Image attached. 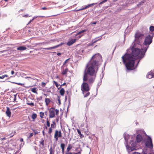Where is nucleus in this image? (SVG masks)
I'll return each instance as SVG.
<instances>
[{
	"instance_id": "1",
	"label": "nucleus",
	"mask_w": 154,
	"mask_h": 154,
	"mask_svg": "<svg viewBox=\"0 0 154 154\" xmlns=\"http://www.w3.org/2000/svg\"><path fill=\"white\" fill-rule=\"evenodd\" d=\"M97 71L92 66H86V71L84 74L83 81L84 82H88L90 85H92L96 79Z\"/></svg>"
},
{
	"instance_id": "2",
	"label": "nucleus",
	"mask_w": 154,
	"mask_h": 154,
	"mask_svg": "<svg viewBox=\"0 0 154 154\" xmlns=\"http://www.w3.org/2000/svg\"><path fill=\"white\" fill-rule=\"evenodd\" d=\"M123 63L125 64L127 69L128 70H132L134 68L135 60L131 57V55L126 53L122 57Z\"/></svg>"
},
{
	"instance_id": "3",
	"label": "nucleus",
	"mask_w": 154,
	"mask_h": 154,
	"mask_svg": "<svg viewBox=\"0 0 154 154\" xmlns=\"http://www.w3.org/2000/svg\"><path fill=\"white\" fill-rule=\"evenodd\" d=\"M145 51L143 49L140 50L137 48H134L132 47L131 48V53L130 54L131 56V57L134 60L136 59H141L144 56L145 52L147 50V48L145 49Z\"/></svg>"
},
{
	"instance_id": "4",
	"label": "nucleus",
	"mask_w": 154,
	"mask_h": 154,
	"mask_svg": "<svg viewBox=\"0 0 154 154\" xmlns=\"http://www.w3.org/2000/svg\"><path fill=\"white\" fill-rule=\"evenodd\" d=\"M49 118H52L55 117V115H58L59 110L57 109H55L54 107H51L49 110Z\"/></svg>"
},
{
	"instance_id": "5",
	"label": "nucleus",
	"mask_w": 154,
	"mask_h": 154,
	"mask_svg": "<svg viewBox=\"0 0 154 154\" xmlns=\"http://www.w3.org/2000/svg\"><path fill=\"white\" fill-rule=\"evenodd\" d=\"M144 34H142L140 32H137L135 35V38L139 43H141L144 38Z\"/></svg>"
},
{
	"instance_id": "6",
	"label": "nucleus",
	"mask_w": 154,
	"mask_h": 154,
	"mask_svg": "<svg viewBox=\"0 0 154 154\" xmlns=\"http://www.w3.org/2000/svg\"><path fill=\"white\" fill-rule=\"evenodd\" d=\"M84 82L81 85V89L82 91L85 92H88L90 90L89 88L88 83H86ZM89 85H90L89 84Z\"/></svg>"
},
{
	"instance_id": "7",
	"label": "nucleus",
	"mask_w": 154,
	"mask_h": 154,
	"mask_svg": "<svg viewBox=\"0 0 154 154\" xmlns=\"http://www.w3.org/2000/svg\"><path fill=\"white\" fill-rule=\"evenodd\" d=\"M152 37L149 35L145 37L143 44L145 45H149L152 42Z\"/></svg>"
},
{
	"instance_id": "8",
	"label": "nucleus",
	"mask_w": 154,
	"mask_h": 154,
	"mask_svg": "<svg viewBox=\"0 0 154 154\" xmlns=\"http://www.w3.org/2000/svg\"><path fill=\"white\" fill-rule=\"evenodd\" d=\"M145 146L150 149L152 148L153 144L152 140L151 138L149 137H148L147 138V141L145 143Z\"/></svg>"
},
{
	"instance_id": "9",
	"label": "nucleus",
	"mask_w": 154,
	"mask_h": 154,
	"mask_svg": "<svg viewBox=\"0 0 154 154\" xmlns=\"http://www.w3.org/2000/svg\"><path fill=\"white\" fill-rule=\"evenodd\" d=\"M62 136V134L61 130L59 131L57 130H56L55 131L54 137L56 141H57L58 138L61 137Z\"/></svg>"
},
{
	"instance_id": "10",
	"label": "nucleus",
	"mask_w": 154,
	"mask_h": 154,
	"mask_svg": "<svg viewBox=\"0 0 154 154\" xmlns=\"http://www.w3.org/2000/svg\"><path fill=\"white\" fill-rule=\"evenodd\" d=\"M52 123L53 124H51V127L48 129V133L49 134H51L52 133L53 131L52 128H55L56 127V124L55 122H53Z\"/></svg>"
},
{
	"instance_id": "11",
	"label": "nucleus",
	"mask_w": 154,
	"mask_h": 154,
	"mask_svg": "<svg viewBox=\"0 0 154 154\" xmlns=\"http://www.w3.org/2000/svg\"><path fill=\"white\" fill-rule=\"evenodd\" d=\"M101 58V56L100 54H96L92 57V60H95L98 61Z\"/></svg>"
},
{
	"instance_id": "12",
	"label": "nucleus",
	"mask_w": 154,
	"mask_h": 154,
	"mask_svg": "<svg viewBox=\"0 0 154 154\" xmlns=\"http://www.w3.org/2000/svg\"><path fill=\"white\" fill-rule=\"evenodd\" d=\"M92 60L93 61L91 63V66H92L95 69L97 68L98 65V61L94 60Z\"/></svg>"
},
{
	"instance_id": "13",
	"label": "nucleus",
	"mask_w": 154,
	"mask_h": 154,
	"mask_svg": "<svg viewBox=\"0 0 154 154\" xmlns=\"http://www.w3.org/2000/svg\"><path fill=\"white\" fill-rule=\"evenodd\" d=\"M96 4L97 3H92V4H88L86 6H85V7H84L83 8L77 10V11H79L85 9H86L89 8V7H91V6L94 5Z\"/></svg>"
},
{
	"instance_id": "14",
	"label": "nucleus",
	"mask_w": 154,
	"mask_h": 154,
	"mask_svg": "<svg viewBox=\"0 0 154 154\" xmlns=\"http://www.w3.org/2000/svg\"><path fill=\"white\" fill-rule=\"evenodd\" d=\"M6 109L5 113L8 117H10L11 116V112L10 111V108L9 107H6Z\"/></svg>"
},
{
	"instance_id": "15",
	"label": "nucleus",
	"mask_w": 154,
	"mask_h": 154,
	"mask_svg": "<svg viewBox=\"0 0 154 154\" xmlns=\"http://www.w3.org/2000/svg\"><path fill=\"white\" fill-rule=\"evenodd\" d=\"M63 44V43H61L59 45H56L55 46L51 47H50V48H44V49L46 50H51L53 49H55L57 48L58 47H59V46H61Z\"/></svg>"
},
{
	"instance_id": "16",
	"label": "nucleus",
	"mask_w": 154,
	"mask_h": 154,
	"mask_svg": "<svg viewBox=\"0 0 154 154\" xmlns=\"http://www.w3.org/2000/svg\"><path fill=\"white\" fill-rule=\"evenodd\" d=\"M143 140L142 136L140 134H138L136 136V140L137 143L140 142Z\"/></svg>"
},
{
	"instance_id": "17",
	"label": "nucleus",
	"mask_w": 154,
	"mask_h": 154,
	"mask_svg": "<svg viewBox=\"0 0 154 154\" xmlns=\"http://www.w3.org/2000/svg\"><path fill=\"white\" fill-rule=\"evenodd\" d=\"M76 39H72L70 40L67 43V45L70 46L75 43L76 41Z\"/></svg>"
},
{
	"instance_id": "18",
	"label": "nucleus",
	"mask_w": 154,
	"mask_h": 154,
	"mask_svg": "<svg viewBox=\"0 0 154 154\" xmlns=\"http://www.w3.org/2000/svg\"><path fill=\"white\" fill-rule=\"evenodd\" d=\"M146 76L147 78L151 79L154 77V74L153 72L150 71L148 73Z\"/></svg>"
},
{
	"instance_id": "19",
	"label": "nucleus",
	"mask_w": 154,
	"mask_h": 154,
	"mask_svg": "<svg viewBox=\"0 0 154 154\" xmlns=\"http://www.w3.org/2000/svg\"><path fill=\"white\" fill-rule=\"evenodd\" d=\"M60 147L62 150V153L63 154H64V149L65 147V144L63 143H61L60 145Z\"/></svg>"
},
{
	"instance_id": "20",
	"label": "nucleus",
	"mask_w": 154,
	"mask_h": 154,
	"mask_svg": "<svg viewBox=\"0 0 154 154\" xmlns=\"http://www.w3.org/2000/svg\"><path fill=\"white\" fill-rule=\"evenodd\" d=\"M26 47L23 46H19L17 48V50L20 51H23L26 50Z\"/></svg>"
},
{
	"instance_id": "21",
	"label": "nucleus",
	"mask_w": 154,
	"mask_h": 154,
	"mask_svg": "<svg viewBox=\"0 0 154 154\" xmlns=\"http://www.w3.org/2000/svg\"><path fill=\"white\" fill-rule=\"evenodd\" d=\"M68 69L67 68H66L62 72V74L63 75H66L68 71Z\"/></svg>"
},
{
	"instance_id": "22",
	"label": "nucleus",
	"mask_w": 154,
	"mask_h": 154,
	"mask_svg": "<svg viewBox=\"0 0 154 154\" xmlns=\"http://www.w3.org/2000/svg\"><path fill=\"white\" fill-rule=\"evenodd\" d=\"M72 145L69 144H68L67 148V152H69L72 148Z\"/></svg>"
},
{
	"instance_id": "23",
	"label": "nucleus",
	"mask_w": 154,
	"mask_h": 154,
	"mask_svg": "<svg viewBox=\"0 0 154 154\" xmlns=\"http://www.w3.org/2000/svg\"><path fill=\"white\" fill-rule=\"evenodd\" d=\"M65 92V90L63 88H61L60 91V94L62 96H63Z\"/></svg>"
},
{
	"instance_id": "24",
	"label": "nucleus",
	"mask_w": 154,
	"mask_h": 154,
	"mask_svg": "<svg viewBox=\"0 0 154 154\" xmlns=\"http://www.w3.org/2000/svg\"><path fill=\"white\" fill-rule=\"evenodd\" d=\"M50 100L48 98H46L45 100V102L46 103V106H48L50 102Z\"/></svg>"
},
{
	"instance_id": "25",
	"label": "nucleus",
	"mask_w": 154,
	"mask_h": 154,
	"mask_svg": "<svg viewBox=\"0 0 154 154\" xmlns=\"http://www.w3.org/2000/svg\"><path fill=\"white\" fill-rule=\"evenodd\" d=\"M37 117V115L36 113H33L32 116L31 118L33 120H35Z\"/></svg>"
},
{
	"instance_id": "26",
	"label": "nucleus",
	"mask_w": 154,
	"mask_h": 154,
	"mask_svg": "<svg viewBox=\"0 0 154 154\" xmlns=\"http://www.w3.org/2000/svg\"><path fill=\"white\" fill-rule=\"evenodd\" d=\"M37 89V88H31V91L32 92L35 93H37V92L36 91V90Z\"/></svg>"
},
{
	"instance_id": "27",
	"label": "nucleus",
	"mask_w": 154,
	"mask_h": 154,
	"mask_svg": "<svg viewBox=\"0 0 154 154\" xmlns=\"http://www.w3.org/2000/svg\"><path fill=\"white\" fill-rule=\"evenodd\" d=\"M40 117L42 118H44L45 116L44 113L42 112H41L39 113Z\"/></svg>"
},
{
	"instance_id": "28",
	"label": "nucleus",
	"mask_w": 154,
	"mask_h": 154,
	"mask_svg": "<svg viewBox=\"0 0 154 154\" xmlns=\"http://www.w3.org/2000/svg\"><path fill=\"white\" fill-rule=\"evenodd\" d=\"M86 30L85 29L82 30L79 32L78 33H77L76 34L75 36H77L79 34H80L85 32H86Z\"/></svg>"
},
{
	"instance_id": "29",
	"label": "nucleus",
	"mask_w": 154,
	"mask_h": 154,
	"mask_svg": "<svg viewBox=\"0 0 154 154\" xmlns=\"http://www.w3.org/2000/svg\"><path fill=\"white\" fill-rule=\"evenodd\" d=\"M11 83H13V84H16L17 85H21L22 86H24V84L21 83H16V82H12Z\"/></svg>"
},
{
	"instance_id": "30",
	"label": "nucleus",
	"mask_w": 154,
	"mask_h": 154,
	"mask_svg": "<svg viewBox=\"0 0 154 154\" xmlns=\"http://www.w3.org/2000/svg\"><path fill=\"white\" fill-rule=\"evenodd\" d=\"M8 76L7 75L5 74L4 75H2V76H0V79H3L5 77H8Z\"/></svg>"
},
{
	"instance_id": "31",
	"label": "nucleus",
	"mask_w": 154,
	"mask_h": 154,
	"mask_svg": "<svg viewBox=\"0 0 154 154\" xmlns=\"http://www.w3.org/2000/svg\"><path fill=\"white\" fill-rule=\"evenodd\" d=\"M149 30L151 32H153L154 31V26H151L149 27Z\"/></svg>"
},
{
	"instance_id": "32",
	"label": "nucleus",
	"mask_w": 154,
	"mask_h": 154,
	"mask_svg": "<svg viewBox=\"0 0 154 154\" xmlns=\"http://www.w3.org/2000/svg\"><path fill=\"white\" fill-rule=\"evenodd\" d=\"M46 125L48 127H50V122L48 120V119H47L46 121Z\"/></svg>"
},
{
	"instance_id": "33",
	"label": "nucleus",
	"mask_w": 154,
	"mask_h": 154,
	"mask_svg": "<svg viewBox=\"0 0 154 154\" xmlns=\"http://www.w3.org/2000/svg\"><path fill=\"white\" fill-rule=\"evenodd\" d=\"M33 132H34L35 135L37 134H38L39 133L35 129H32V130Z\"/></svg>"
},
{
	"instance_id": "34",
	"label": "nucleus",
	"mask_w": 154,
	"mask_h": 154,
	"mask_svg": "<svg viewBox=\"0 0 154 154\" xmlns=\"http://www.w3.org/2000/svg\"><path fill=\"white\" fill-rule=\"evenodd\" d=\"M100 39H98V40H96L94 41H92V42L91 43V45H93L94 43L96 42H97Z\"/></svg>"
},
{
	"instance_id": "35",
	"label": "nucleus",
	"mask_w": 154,
	"mask_h": 154,
	"mask_svg": "<svg viewBox=\"0 0 154 154\" xmlns=\"http://www.w3.org/2000/svg\"><path fill=\"white\" fill-rule=\"evenodd\" d=\"M31 15H29L28 14H25V15H23L22 16L23 17H31Z\"/></svg>"
},
{
	"instance_id": "36",
	"label": "nucleus",
	"mask_w": 154,
	"mask_h": 154,
	"mask_svg": "<svg viewBox=\"0 0 154 154\" xmlns=\"http://www.w3.org/2000/svg\"><path fill=\"white\" fill-rule=\"evenodd\" d=\"M90 94V93L89 92H88V91L86 93V94H85L84 95V97H86L88 96Z\"/></svg>"
},
{
	"instance_id": "37",
	"label": "nucleus",
	"mask_w": 154,
	"mask_h": 154,
	"mask_svg": "<svg viewBox=\"0 0 154 154\" xmlns=\"http://www.w3.org/2000/svg\"><path fill=\"white\" fill-rule=\"evenodd\" d=\"M40 144H41L42 146H44V140L43 139L42 140V141L40 142Z\"/></svg>"
},
{
	"instance_id": "38",
	"label": "nucleus",
	"mask_w": 154,
	"mask_h": 154,
	"mask_svg": "<svg viewBox=\"0 0 154 154\" xmlns=\"http://www.w3.org/2000/svg\"><path fill=\"white\" fill-rule=\"evenodd\" d=\"M131 145L133 147H135L136 145V142H133L131 144Z\"/></svg>"
},
{
	"instance_id": "39",
	"label": "nucleus",
	"mask_w": 154,
	"mask_h": 154,
	"mask_svg": "<svg viewBox=\"0 0 154 154\" xmlns=\"http://www.w3.org/2000/svg\"><path fill=\"white\" fill-rule=\"evenodd\" d=\"M33 133H30L29 136V137H28V138H31L33 136Z\"/></svg>"
},
{
	"instance_id": "40",
	"label": "nucleus",
	"mask_w": 154,
	"mask_h": 154,
	"mask_svg": "<svg viewBox=\"0 0 154 154\" xmlns=\"http://www.w3.org/2000/svg\"><path fill=\"white\" fill-rule=\"evenodd\" d=\"M54 153L53 152V149H52V148L51 147L50 148V154H52L53 153Z\"/></svg>"
},
{
	"instance_id": "41",
	"label": "nucleus",
	"mask_w": 154,
	"mask_h": 154,
	"mask_svg": "<svg viewBox=\"0 0 154 154\" xmlns=\"http://www.w3.org/2000/svg\"><path fill=\"white\" fill-rule=\"evenodd\" d=\"M53 82H54V83L55 85H56V86L57 88H58V86H59V85H58V84H57V82H56V81H53Z\"/></svg>"
},
{
	"instance_id": "42",
	"label": "nucleus",
	"mask_w": 154,
	"mask_h": 154,
	"mask_svg": "<svg viewBox=\"0 0 154 154\" xmlns=\"http://www.w3.org/2000/svg\"><path fill=\"white\" fill-rule=\"evenodd\" d=\"M27 104L31 106H34V104L33 103H27Z\"/></svg>"
},
{
	"instance_id": "43",
	"label": "nucleus",
	"mask_w": 154,
	"mask_h": 154,
	"mask_svg": "<svg viewBox=\"0 0 154 154\" xmlns=\"http://www.w3.org/2000/svg\"><path fill=\"white\" fill-rule=\"evenodd\" d=\"M107 1V0H104L103 1H102V2H100V3H99V5H101L103 4V3H105V2H106Z\"/></svg>"
},
{
	"instance_id": "44",
	"label": "nucleus",
	"mask_w": 154,
	"mask_h": 154,
	"mask_svg": "<svg viewBox=\"0 0 154 154\" xmlns=\"http://www.w3.org/2000/svg\"><path fill=\"white\" fill-rule=\"evenodd\" d=\"M58 102L57 103H58L59 105H60L61 103L60 100V98H58Z\"/></svg>"
},
{
	"instance_id": "45",
	"label": "nucleus",
	"mask_w": 154,
	"mask_h": 154,
	"mask_svg": "<svg viewBox=\"0 0 154 154\" xmlns=\"http://www.w3.org/2000/svg\"><path fill=\"white\" fill-rule=\"evenodd\" d=\"M70 59V58H68L65 60V61L64 62L63 65L65 64L66 63H67L68 60Z\"/></svg>"
},
{
	"instance_id": "46",
	"label": "nucleus",
	"mask_w": 154,
	"mask_h": 154,
	"mask_svg": "<svg viewBox=\"0 0 154 154\" xmlns=\"http://www.w3.org/2000/svg\"><path fill=\"white\" fill-rule=\"evenodd\" d=\"M46 85V83L44 82H42V86L43 87L45 86Z\"/></svg>"
},
{
	"instance_id": "47",
	"label": "nucleus",
	"mask_w": 154,
	"mask_h": 154,
	"mask_svg": "<svg viewBox=\"0 0 154 154\" xmlns=\"http://www.w3.org/2000/svg\"><path fill=\"white\" fill-rule=\"evenodd\" d=\"M16 100V95H14V101H15Z\"/></svg>"
},
{
	"instance_id": "48",
	"label": "nucleus",
	"mask_w": 154,
	"mask_h": 154,
	"mask_svg": "<svg viewBox=\"0 0 154 154\" xmlns=\"http://www.w3.org/2000/svg\"><path fill=\"white\" fill-rule=\"evenodd\" d=\"M77 131L78 134L79 135L81 134V133L79 129H77Z\"/></svg>"
},
{
	"instance_id": "49",
	"label": "nucleus",
	"mask_w": 154,
	"mask_h": 154,
	"mask_svg": "<svg viewBox=\"0 0 154 154\" xmlns=\"http://www.w3.org/2000/svg\"><path fill=\"white\" fill-rule=\"evenodd\" d=\"M144 3L143 2V1H142L141 2H140L137 5V6L138 7L140 5H141L142 4H143V3Z\"/></svg>"
},
{
	"instance_id": "50",
	"label": "nucleus",
	"mask_w": 154,
	"mask_h": 154,
	"mask_svg": "<svg viewBox=\"0 0 154 154\" xmlns=\"http://www.w3.org/2000/svg\"><path fill=\"white\" fill-rule=\"evenodd\" d=\"M66 85V83L65 82H64L63 84L61 85H60V87L59 88H58V89L60 88L62 86H64V85Z\"/></svg>"
},
{
	"instance_id": "51",
	"label": "nucleus",
	"mask_w": 154,
	"mask_h": 154,
	"mask_svg": "<svg viewBox=\"0 0 154 154\" xmlns=\"http://www.w3.org/2000/svg\"><path fill=\"white\" fill-rule=\"evenodd\" d=\"M79 135H80V138H82L84 137V135L82 134H79Z\"/></svg>"
},
{
	"instance_id": "52",
	"label": "nucleus",
	"mask_w": 154,
	"mask_h": 154,
	"mask_svg": "<svg viewBox=\"0 0 154 154\" xmlns=\"http://www.w3.org/2000/svg\"><path fill=\"white\" fill-rule=\"evenodd\" d=\"M15 73V72L13 70L11 71V74L12 75H13Z\"/></svg>"
},
{
	"instance_id": "53",
	"label": "nucleus",
	"mask_w": 154,
	"mask_h": 154,
	"mask_svg": "<svg viewBox=\"0 0 154 154\" xmlns=\"http://www.w3.org/2000/svg\"><path fill=\"white\" fill-rule=\"evenodd\" d=\"M42 9L43 10H46L47 9V8L45 7H43L42 8Z\"/></svg>"
},
{
	"instance_id": "54",
	"label": "nucleus",
	"mask_w": 154,
	"mask_h": 154,
	"mask_svg": "<svg viewBox=\"0 0 154 154\" xmlns=\"http://www.w3.org/2000/svg\"><path fill=\"white\" fill-rule=\"evenodd\" d=\"M33 20L32 19V20H31L29 21V23H28V24H29V23H31L33 21Z\"/></svg>"
},
{
	"instance_id": "55",
	"label": "nucleus",
	"mask_w": 154,
	"mask_h": 154,
	"mask_svg": "<svg viewBox=\"0 0 154 154\" xmlns=\"http://www.w3.org/2000/svg\"><path fill=\"white\" fill-rule=\"evenodd\" d=\"M97 23L96 22H91V24H96Z\"/></svg>"
},
{
	"instance_id": "56",
	"label": "nucleus",
	"mask_w": 154,
	"mask_h": 154,
	"mask_svg": "<svg viewBox=\"0 0 154 154\" xmlns=\"http://www.w3.org/2000/svg\"><path fill=\"white\" fill-rule=\"evenodd\" d=\"M42 134H43V136H45V134L44 131V130L42 131Z\"/></svg>"
},
{
	"instance_id": "57",
	"label": "nucleus",
	"mask_w": 154,
	"mask_h": 154,
	"mask_svg": "<svg viewBox=\"0 0 154 154\" xmlns=\"http://www.w3.org/2000/svg\"><path fill=\"white\" fill-rule=\"evenodd\" d=\"M20 141L21 142H23V138H21L20 140Z\"/></svg>"
},
{
	"instance_id": "58",
	"label": "nucleus",
	"mask_w": 154,
	"mask_h": 154,
	"mask_svg": "<svg viewBox=\"0 0 154 154\" xmlns=\"http://www.w3.org/2000/svg\"><path fill=\"white\" fill-rule=\"evenodd\" d=\"M38 17L37 16H34L32 19L33 20Z\"/></svg>"
},
{
	"instance_id": "59",
	"label": "nucleus",
	"mask_w": 154,
	"mask_h": 154,
	"mask_svg": "<svg viewBox=\"0 0 154 154\" xmlns=\"http://www.w3.org/2000/svg\"><path fill=\"white\" fill-rule=\"evenodd\" d=\"M49 43L48 42H44L43 43V44H48Z\"/></svg>"
},
{
	"instance_id": "60",
	"label": "nucleus",
	"mask_w": 154,
	"mask_h": 154,
	"mask_svg": "<svg viewBox=\"0 0 154 154\" xmlns=\"http://www.w3.org/2000/svg\"><path fill=\"white\" fill-rule=\"evenodd\" d=\"M57 54L58 56H60L61 54L60 53H58Z\"/></svg>"
},
{
	"instance_id": "61",
	"label": "nucleus",
	"mask_w": 154,
	"mask_h": 154,
	"mask_svg": "<svg viewBox=\"0 0 154 154\" xmlns=\"http://www.w3.org/2000/svg\"><path fill=\"white\" fill-rule=\"evenodd\" d=\"M66 154H73L71 152H69V153H66Z\"/></svg>"
},
{
	"instance_id": "62",
	"label": "nucleus",
	"mask_w": 154,
	"mask_h": 154,
	"mask_svg": "<svg viewBox=\"0 0 154 154\" xmlns=\"http://www.w3.org/2000/svg\"><path fill=\"white\" fill-rule=\"evenodd\" d=\"M30 78V79H31L32 78L30 77H27L26 78Z\"/></svg>"
},
{
	"instance_id": "63",
	"label": "nucleus",
	"mask_w": 154,
	"mask_h": 154,
	"mask_svg": "<svg viewBox=\"0 0 154 154\" xmlns=\"http://www.w3.org/2000/svg\"><path fill=\"white\" fill-rule=\"evenodd\" d=\"M15 75H13V76H10V78H11V77H15Z\"/></svg>"
},
{
	"instance_id": "64",
	"label": "nucleus",
	"mask_w": 154,
	"mask_h": 154,
	"mask_svg": "<svg viewBox=\"0 0 154 154\" xmlns=\"http://www.w3.org/2000/svg\"><path fill=\"white\" fill-rule=\"evenodd\" d=\"M56 78L59 79V76H57L56 77Z\"/></svg>"
}]
</instances>
